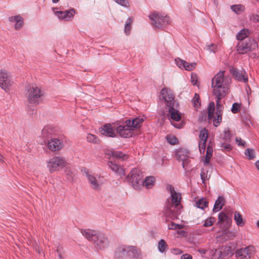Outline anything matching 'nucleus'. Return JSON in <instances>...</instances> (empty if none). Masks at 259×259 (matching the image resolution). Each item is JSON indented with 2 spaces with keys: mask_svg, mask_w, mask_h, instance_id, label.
<instances>
[{
  "mask_svg": "<svg viewBox=\"0 0 259 259\" xmlns=\"http://www.w3.org/2000/svg\"><path fill=\"white\" fill-rule=\"evenodd\" d=\"M257 47V42L254 38H247L244 40L238 42L236 50L239 54H244L255 50Z\"/></svg>",
  "mask_w": 259,
  "mask_h": 259,
  "instance_id": "nucleus-5",
  "label": "nucleus"
},
{
  "mask_svg": "<svg viewBox=\"0 0 259 259\" xmlns=\"http://www.w3.org/2000/svg\"><path fill=\"white\" fill-rule=\"evenodd\" d=\"M116 3L121 6L126 7L128 5V2L126 0H114Z\"/></svg>",
  "mask_w": 259,
  "mask_h": 259,
  "instance_id": "nucleus-57",
  "label": "nucleus"
},
{
  "mask_svg": "<svg viewBox=\"0 0 259 259\" xmlns=\"http://www.w3.org/2000/svg\"><path fill=\"white\" fill-rule=\"evenodd\" d=\"M115 128L113 124H106L101 127L100 132L104 136L113 138L116 136Z\"/></svg>",
  "mask_w": 259,
  "mask_h": 259,
  "instance_id": "nucleus-18",
  "label": "nucleus"
},
{
  "mask_svg": "<svg viewBox=\"0 0 259 259\" xmlns=\"http://www.w3.org/2000/svg\"><path fill=\"white\" fill-rule=\"evenodd\" d=\"M152 21V25L157 28H162L163 26L170 22V18L166 16H163L158 13L154 12L149 16Z\"/></svg>",
  "mask_w": 259,
  "mask_h": 259,
  "instance_id": "nucleus-8",
  "label": "nucleus"
},
{
  "mask_svg": "<svg viewBox=\"0 0 259 259\" xmlns=\"http://www.w3.org/2000/svg\"><path fill=\"white\" fill-rule=\"evenodd\" d=\"M130 245H121L119 246L115 251V259H126L128 256Z\"/></svg>",
  "mask_w": 259,
  "mask_h": 259,
  "instance_id": "nucleus-13",
  "label": "nucleus"
},
{
  "mask_svg": "<svg viewBox=\"0 0 259 259\" xmlns=\"http://www.w3.org/2000/svg\"><path fill=\"white\" fill-rule=\"evenodd\" d=\"M168 249V245L163 239H161L158 243V249L161 253H163Z\"/></svg>",
  "mask_w": 259,
  "mask_h": 259,
  "instance_id": "nucleus-37",
  "label": "nucleus"
},
{
  "mask_svg": "<svg viewBox=\"0 0 259 259\" xmlns=\"http://www.w3.org/2000/svg\"><path fill=\"white\" fill-rule=\"evenodd\" d=\"M133 20L132 18H128L126 21V24L124 26V32L127 34H129L131 29V24L133 23Z\"/></svg>",
  "mask_w": 259,
  "mask_h": 259,
  "instance_id": "nucleus-41",
  "label": "nucleus"
},
{
  "mask_svg": "<svg viewBox=\"0 0 259 259\" xmlns=\"http://www.w3.org/2000/svg\"><path fill=\"white\" fill-rule=\"evenodd\" d=\"M155 178L153 177H148L144 181L143 180L142 187L144 186L147 189L151 188L154 185Z\"/></svg>",
  "mask_w": 259,
  "mask_h": 259,
  "instance_id": "nucleus-31",
  "label": "nucleus"
},
{
  "mask_svg": "<svg viewBox=\"0 0 259 259\" xmlns=\"http://www.w3.org/2000/svg\"><path fill=\"white\" fill-rule=\"evenodd\" d=\"M26 96L29 103L33 105L38 104L41 98L44 96V92L35 84L29 85L26 87Z\"/></svg>",
  "mask_w": 259,
  "mask_h": 259,
  "instance_id": "nucleus-3",
  "label": "nucleus"
},
{
  "mask_svg": "<svg viewBox=\"0 0 259 259\" xmlns=\"http://www.w3.org/2000/svg\"><path fill=\"white\" fill-rule=\"evenodd\" d=\"M225 71L217 73L211 80V88L213 95L218 97H225L229 92V85L231 79L225 76Z\"/></svg>",
  "mask_w": 259,
  "mask_h": 259,
  "instance_id": "nucleus-1",
  "label": "nucleus"
},
{
  "mask_svg": "<svg viewBox=\"0 0 259 259\" xmlns=\"http://www.w3.org/2000/svg\"><path fill=\"white\" fill-rule=\"evenodd\" d=\"M255 165L257 169L259 170V160L256 162Z\"/></svg>",
  "mask_w": 259,
  "mask_h": 259,
  "instance_id": "nucleus-63",
  "label": "nucleus"
},
{
  "mask_svg": "<svg viewBox=\"0 0 259 259\" xmlns=\"http://www.w3.org/2000/svg\"><path fill=\"white\" fill-rule=\"evenodd\" d=\"M116 131L120 136L123 138H130L132 137L133 135V132L132 131V128H130L125 122H124V124L117 126L116 127Z\"/></svg>",
  "mask_w": 259,
  "mask_h": 259,
  "instance_id": "nucleus-19",
  "label": "nucleus"
},
{
  "mask_svg": "<svg viewBox=\"0 0 259 259\" xmlns=\"http://www.w3.org/2000/svg\"><path fill=\"white\" fill-rule=\"evenodd\" d=\"M109 167L115 172L118 174L120 176L124 175V170L122 167L117 164L115 161L110 160L108 162Z\"/></svg>",
  "mask_w": 259,
  "mask_h": 259,
  "instance_id": "nucleus-26",
  "label": "nucleus"
},
{
  "mask_svg": "<svg viewBox=\"0 0 259 259\" xmlns=\"http://www.w3.org/2000/svg\"><path fill=\"white\" fill-rule=\"evenodd\" d=\"M221 147L223 151H229L232 149L231 145L228 143H223Z\"/></svg>",
  "mask_w": 259,
  "mask_h": 259,
  "instance_id": "nucleus-52",
  "label": "nucleus"
},
{
  "mask_svg": "<svg viewBox=\"0 0 259 259\" xmlns=\"http://www.w3.org/2000/svg\"><path fill=\"white\" fill-rule=\"evenodd\" d=\"M200 177L202 180V183L205 184L206 180H208L209 179V176L207 177V171L205 172L203 170H202L200 174Z\"/></svg>",
  "mask_w": 259,
  "mask_h": 259,
  "instance_id": "nucleus-49",
  "label": "nucleus"
},
{
  "mask_svg": "<svg viewBox=\"0 0 259 259\" xmlns=\"http://www.w3.org/2000/svg\"><path fill=\"white\" fill-rule=\"evenodd\" d=\"M215 109V105L214 102H210L208 107V118L211 119L213 118L214 111Z\"/></svg>",
  "mask_w": 259,
  "mask_h": 259,
  "instance_id": "nucleus-38",
  "label": "nucleus"
},
{
  "mask_svg": "<svg viewBox=\"0 0 259 259\" xmlns=\"http://www.w3.org/2000/svg\"><path fill=\"white\" fill-rule=\"evenodd\" d=\"M231 9L237 14H241L244 10V7L241 5H236L231 6Z\"/></svg>",
  "mask_w": 259,
  "mask_h": 259,
  "instance_id": "nucleus-39",
  "label": "nucleus"
},
{
  "mask_svg": "<svg viewBox=\"0 0 259 259\" xmlns=\"http://www.w3.org/2000/svg\"><path fill=\"white\" fill-rule=\"evenodd\" d=\"M143 175L140 170L137 168L133 169L128 175L127 182L135 189H140L143 184Z\"/></svg>",
  "mask_w": 259,
  "mask_h": 259,
  "instance_id": "nucleus-4",
  "label": "nucleus"
},
{
  "mask_svg": "<svg viewBox=\"0 0 259 259\" xmlns=\"http://www.w3.org/2000/svg\"><path fill=\"white\" fill-rule=\"evenodd\" d=\"M181 259H192V257L189 254H185L181 256Z\"/></svg>",
  "mask_w": 259,
  "mask_h": 259,
  "instance_id": "nucleus-60",
  "label": "nucleus"
},
{
  "mask_svg": "<svg viewBox=\"0 0 259 259\" xmlns=\"http://www.w3.org/2000/svg\"><path fill=\"white\" fill-rule=\"evenodd\" d=\"M213 149L211 146H208L206 150V154L205 157V160L203 162L204 164H207L209 163L210 159L212 155Z\"/></svg>",
  "mask_w": 259,
  "mask_h": 259,
  "instance_id": "nucleus-35",
  "label": "nucleus"
},
{
  "mask_svg": "<svg viewBox=\"0 0 259 259\" xmlns=\"http://www.w3.org/2000/svg\"><path fill=\"white\" fill-rule=\"evenodd\" d=\"M252 19L254 22H259V15H253Z\"/></svg>",
  "mask_w": 259,
  "mask_h": 259,
  "instance_id": "nucleus-61",
  "label": "nucleus"
},
{
  "mask_svg": "<svg viewBox=\"0 0 259 259\" xmlns=\"http://www.w3.org/2000/svg\"><path fill=\"white\" fill-rule=\"evenodd\" d=\"M225 204V198L221 196H220L218 197V199L215 202L213 208V211L214 212H217L221 210L223 206Z\"/></svg>",
  "mask_w": 259,
  "mask_h": 259,
  "instance_id": "nucleus-28",
  "label": "nucleus"
},
{
  "mask_svg": "<svg viewBox=\"0 0 259 259\" xmlns=\"http://www.w3.org/2000/svg\"><path fill=\"white\" fill-rule=\"evenodd\" d=\"M222 119V111L221 110L217 111L215 115L213 118V124L214 126L217 127L221 122Z\"/></svg>",
  "mask_w": 259,
  "mask_h": 259,
  "instance_id": "nucleus-34",
  "label": "nucleus"
},
{
  "mask_svg": "<svg viewBox=\"0 0 259 259\" xmlns=\"http://www.w3.org/2000/svg\"><path fill=\"white\" fill-rule=\"evenodd\" d=\"M56 251L58 254L59 257L60 259H63L62 254L64 252L63 248L61 246H58L56 249Z\"/></svg>",
  "mask_w": 259,
  "mask_h": 259,
  "instance_id": "nucleus-55",
  "label": "nucleus"
},
{
  "mask_svg": "<svg viewBox=\"0 0 259 259\" xmlns=\"http://www.w3.org/2000/svg\"><path fill=\"white\" fill-rule=\"evenodd\" d=\"M206 49L209 52L215 53L218 51V47L215 44H210L206 46Z\"/></svg>",
  "mask_w": 259,
  "mask_h": 259,
  "instance_id": "nucleus-44",
  "label": "nucleus"
},
{
  "mask_svg": "<svg viewBox=\"0 0 259 259\" xmlns=\"http://www.w3.org/2000/svg\"><path fill=\"white\" fill-rule=\"evenodd\" d=\"M85 176L90 187L94 191H100L104 184V178L90 171L85 172Z\"/></svg>",
  "mask_w": 259,
  "mask_h": 259,
  "instance_id": "nucleus-6",
  "label": "nucleus"
},
{
  "mask_svg": "<svg viewBox=\"0 0 259 259\" xmlns=\"http://www.w3.org/2000/svg\"><path fill=\"white\" fill-rule=\"evenodd\" d=\"M196 66V63H189L187 62V64H185L184 68H185L186 70L191 71L194 69Z\"/></svg>",
  "mask_w": 259,
  "mask_h": 259,
  "instance_id": "nucleus-48",
  "label": "nucleus"
},
{
  "mask_svg": "<svg viewBox=\"0 0 259 259\" xmlns=\"http://www.w3.org/2000/svg\"><path fill=\"white\" fill-rule=\"evenodd\" d=\"M9 21L10 22H15V28L16 29H20L23 24V19L22 17L19 15L9 17Z\"/></svg>",
  "mask_w": 259,
  "mask_h": 259,
  "instance_id": "nucleus-27",
  "label": "nucleus"
},
{
  "mask_svg": "<svg viewBox=\"0 0 259 259\" xmlns=\"http://www.w3.org/2000/svg\"><path fill=\"white\" fill-rule=\"evenodd\" d=\"M215 99H217L216 105H217V111H219V110H221V111H222V107L221 104V100L222 99H223V98H224L225 97H220L215 96Z\"/></svg>",
  "mask_w": 259,
  "mask_h": 259,
  "instance_id": "nucleus-50",
  "label": "nucleus"
},
{
  "mask_svg": "<svg viewBox=\"0 0 259 259\" xmlns=\"http://www.w3.org/2000/svg\"><path fill=\"white\" fill-rule=\"evenodd\" d=\"M166 189L170 193L171 203H169L167 205L165 214L166 217L174 220L179 214L178 207L180 204L181 196L180 193L176 192L174 188L170 185L166 186Z\"/></svg>",
  "mask_w": 259,
  "mask_h": 259,
  "instance_id": "nucleus-2",
  "label": "nucleus"
},
{
  "mask_svg": "<svg viewBox=\"0 0 259 259\" xmlns=\"http://www.w3.org/2000/svg\"><path fill=\"white\" fill-rule=\"evenodd\" d=\"M112 154L113 157L116 158H121L122 160H125L127 158V156L126 154H123L119 151H113Z\"/></svg>",
  "mask_w": 259,
  "mask_h": 259,
  "instance_id": "nucleus-42",
  "label": "nucleus"
},
{
  "mask_svg": "<svg viewBox=\"0 0 259 259\" xmlns=\"http://www.w3.org/2000/svg\"><path fill=\"white\" fill-rule=\"evenodd\" d=\"M250 34V31L247 29H243L241 30L236 35V38L237 40L240 41L244 40L247 39L248 36Z\"/></svg>",
  "mask_w": 259,
  "mask_h": 259,
  "instance_id": "nucleus-29",
  "label": "nucleus"
},
{
  "mask_svg": "<svg viewBox=\"0 0 259 259\" xmlns=\"http://www.w3.org/2000/svg\"><path fill=\"white\" fill-rule=\"evenodd\" d=\"M167 142L170 144L175 145L178 143V140L177 138L172 135H168L166 137Z\"/></svg>",
  "mask_w": 259,
  "mask_h": 259,
  "instance_id": "nucleus-46",
  "label": "nucleus"
},
{
  "mask_svg": "<svg viewBox=\"0 0 259 259\" xmlns=\"http://www.w3.org/2000/svg\"><path fill=\"white\" fill-rule=\"evenodd\" d=\"M88 142L94 144H98L99 142V139L95 135L88 134L87 137Z\"/></svg>",
  "mask_w": 259,
  "mask_h": 259,
  "instance_id": "nucleus-40",
  "label": "nucleus"
},
{
  "mask_svg": "<svg viewBox=\"0 0 259 259\" xmlns=\"http://www.w3.org/2000/svg\"><path fill=\"white\" fill-rule=\"evenodd\" d=\"M255 251L253 246L242 248L238 249L236 252V256L237 259H249Z\"/></svg>",
  "mask_w": 259,
  "mask_h": 259,
  "instance_id": "nucleus-11",
  "label": "nucleus"
},
{
  "mask_svg": "<svg viewBox=\"0 0 259 259\" xmlns=\"http://www.w3.org/2000/svg\"><path fill=\"white\" fill-rule=\"evenodd\" d=\"M234 220L238 226L242 227L245 224V221L243 219L241 214L237 211L234 213Z\"/></svg>",
  "mask_w": 259,
  "mask_h": 259,
  "instance_id": "nucleus-33",
  "label": "nucleus"
},
{
  "mask_svg": "<svg viewBox=\"0 0 259 259\" xmlns=\"http://www.w3.org/2000/svg\"><path fill=\"white\" fill-rule=\"evenodd\" d=\"M128 257L130 259H142V254L140 249L136 246L130 245Z\"/></svg>",
  "mask_w": 259,
  "mask_h": 259,
  "instance_id": "nucleus-25",
  "label": "nucleus"
},
{
  "mask_svg": "<svg viewBox=\"0 0 259 259\" xmlns=\"http://www.w3.org/2000/svg\"><path fill=\"white\" fill-rule=\"evenodd\" d=\"M192 102L194 105V106L196 108H198L200 105L199 96L197 94H195Z\"/></svg>",
  "mask_w": 259,
  "mask_h": 259,
  "instance_id": "nucleus-47",
  "label": "nucleus"
},
{
  "mask_svg": "<svg viewBox=\"0 0 259 259\" xmlns=\"http://www.w3.org/2000/svg\"><path fill=\"white\" fill-rule=\"evenodd\" d=\"M208 138V132L203 128L200 132L199 136V149L201 153H204L205 150L206 142Z\"/></svg>",
  "mask_w": 259,
  "mask_h": 259,
  "instance_id": "nucleus-17",
  "label": "nucleus"
},
{
  "mask_svg": "<svg viewBox=\"0 0 259 259\" xmlns=\"http://www.w3.org/2000/svg\"><path fill=\"white\" fill-rule=\"evenodd\" d=\"M162 99L165 101L166 106H170L176 103L174 100V95L171 90L168 88L163 89L160 92Z\"/></svg>",
  "mask_w": 259,
  "mask_h": 259,
  "instance_id": "nucleus-12",
  "label": "nucleus"
},
{
  "mask_svg": "<svg viewBox=\"0 0 259 259\" xmlns=\"http://www.w3.org/2000/svg\"><path fill=\"white\" fill-rule=\"evenodd\" d=\"M176 62L177 65L181 68H184L185 64H187L186 61L179 58L176 59Z\"/></svg>",
  "mask_w": 259,
  "mask_h": 259,
  "instance_id": "nucleus-51",
  "label": "nucleus"
},
{
  "mask_svg": "<svg viewBox=\"0 0 259 259\" xmlns=\"http://www.w3.org/2000/svg\"><path fill=\"white\" fill-rule=\"evenodd\" d=\"M240 108V105L237 103H235L233 104L231 110L233 113H236L239 112Z\"/></svg>",
  "mask_w": 259,
  "mask_h": 259,
  "instance_id": "nucleus-53",
  "label": "nucleus"
},
{
  "mask_svg": "<svg viewBox=\"0 0 259 259\" xmlns=\"http://www.w3.org/2000/svg\"><path fill=\"white\" fill-rule=\"evenodd\" d=\"M168 228L170 230H175L177 229H181L182 227L180 225L176 224L174 223H171L169 225H168Z\"/></svg>",
  "mask_w": 259,
  "mask_h": 259,
  "instance_id": "nucleus-54",
  "label": "nucleus"
},
{
  "mask_svg": "<svg viewBox=\"0 0 259 259\" xmlns=\"http://www.w3.org/2000/svg\"><path fill=\"white\" fill-rule=\"evenodd\" d=\"M228 233H230L231 234V237H234L235 236V234L234 233L228 232Z\"/></svg>",
  "mask_w": 259,
  "mask_h": 259,
  "instance_id": "nucleus-64",
  "label": "nucleus"
},
{
  "mask_svg": "<svg viewBox=\"0 0 259 259\" xmlns=\"http://www.w3.org/2000/svg\"><path fill=\"white\" fill-rule=\"evenodd\" d=\"M215 219L213 217L207 218L203 224V226L205 227L211 226L215 222Z\"/></svg>",
  "mask_w": 259,
  "mask_h": 259,
  "instance_id": "nucleus-45",
  "label": "nucleus"
},
{
  "mask_svg": "<svg viewBox=\"0 0 259 259\" xmlns=\"http://www.w3.org/2000/svg\"><path fill=\"white\" fill-rule=\"evenodd\" d=\"M168 109V116L172 120L178 121L181 119V113L176 108L177 104L175 103L173 105L166 106Z\"/></svg>",
  "mask_w": 259,
  "mask_h": 259,
  "instance_id": "nucleus-20",
  "label": "nucleus"
},
{
  "mask_svg": "<svg viewBox=\"0 0 259 259\" xmlns=\"http://www.w3.org/2000/svg\"><path fill=\"white\" fill-rule=\"evenodd\" d=\"M97 237L93 242L95 248L98 250H102L106 248L108 245L107 238L99 233Z\"/></svg>",
  "mask_w": 259,
  "mask_h": 259,
  "instance_id": "nucleus-15",
  "label": "nucleus"
},
{
  "mask_svg": "<svg viewBox=\"0 0 259 259\" xmlns=\"http://www.w3.org/2000/svg\"><path fill=\"white\" fill-rule=\"evenodd\" d=\"M54 132L53 128L50 126H46L41 131L42 137L44 138H49Z\"/></svg>",
  "mask_w": 259,
  "mask_h": 259,
  "instance_id": "nucleus-32",
  "label": "nucleus"
},
{
  "mask_svg": "<svg viewBox=\"0 0 259 259\" xmlns=\"http://www.w3.org/2000/svg\"><path fill=\"white\" fill-rule=\"evenodd\" d=\"M81 233L89 241L93 242L99 234L97 231L91 229H82Z\"/></svg>",
  "mask_w": 259,
  "mask_h": 259,
  "instance_id": "nucleus-23",
  "label": "nucleus"
},
{
  "mask_svg": "<svg viewBox=\"0 0 259 259\" xmlns=\"http://www.w3.org/2000/svg\"><path fill=\"white\" fill-rule=\"evenodd\" d=\"M232 254L231 247L229 246H226L223 247L220 251L215 250L212 255V259H222L231 256Z\"/></svg>",
  "mask_w": 259,
  "mask_h": 259,
  "instance_id": "nucleus-14",
  "label": "nucleus"
},
{
  "mask_svg": "<svg viewBox=\"0 0 259 259\" xmlns=\"http://www.w3.org/2000/svg\"><path fill=\"white\" fill-rule=\"evenodd\" d=\"M171 252L175 254H180L182 253L183 251L178 248H174L171 250Z\"/></svg>",
  "mask_w": 259,
  "mask_h": 259,
  "instance_id": "nucleus-59",
  "label": "nucleus"
},
{
  "mask_svg": "<svg viewBox=\"0 0 259 259\" xmlns=\"http://www.w3.org/2000/svg\"><path fill=\"white\" fill-rule=\"evenodd\" d=\"M198 251L201 254H204L206 252V250L205 249H200L198 250Z\"/></svg>",
  "mask_w": 259,
  "mask_h": 259,
  "instance_id": "nucleus-62",
  "label": "nucleus"
},
{
  "mask_svg": "<svg viewBox=\"0 0 259 259\" xmlns=\"http://www.w3.org/2000/svg\"><path fill=\"white\" fill-rule=\"evenodd\" d=\"M66 161L64 158L54 156L47 161V166L50 173L57 171L66 165Z\"/></svg>",
  "mask_w": 259,
  "mask_h": 259,
  "instance_id": "nucleus-7",
  "label": "nucleus"
},
{
  "mask_svg": "<svg viewBox=\"0 0 259 259\" xmlns=\"http://www.w3.org/2000/svg\"><path fill=\"white\" fill-rule=\"evenodd\" d=\"M144 119L142 118L137 117L132 120H126L125 123L127 124L130 128H132V131L133 132L135 128L139 127L141 125Z\"/></svg>",
  "mask_w": 259,
  "mask_h": 259,
  "instance_id": "nucleus-24",
  "label": "nucleus"
},
{
  "mask_svg": "<svg viewBox=\"0 0 259 259\" xmlns=\"http://www.w3.org/2000/svg\"><path fill=\"white\" fill-rule=\"evenodd\" d=\"M54 13L59 19L68 21L74 16L75 11L74 9H71L65 11H56Z\"/></svg>",
  "mask_w": 259,
  "mask_h": 259,
  "instance_id": "nucleus-22",
  "label": "nucleus"
},
{
  "mask_svg": "<svg viewBox=\"0 0 259 259\" xmlns=\"http://www.w3.org/2000/svg\"><path fill=\"white\" fill-rule=\"evenodd\" d=\"M13 83L10 73L5 69L0 70L1 88L6 92H8Z\"/></svg>",
  "mask_w": 259,
  "mask_h": 259,
  "instance_id": "nucleus-10",
  "label": "nucleus"
},
{
  "mask_svg": "<svg viewBox=\"0 0 259 259\" xmlns=\"http://www.w3.org/2000/svg\"><path fill=\"white\" fill-rule=\"evenodd\" d=\"M191 82L193 85H196L198 80V76L195 73H192L191 74Z\"/></svg>",
  "mask_w": 259,
  "mask_h": 259,
  "instance_id": "nucleus-56",
  "label": "nucleus"
},
{
  "mask_svg": "<svg viewBox=\"0 0 259 259\" xmlns=\"http://www.w3.org/2000/svg\"><path fill=\"white\" fill-rule=\"evenodd\" d=\"M231 224V219L223 212L220 213L218 225L220 228L227 229L230 227Z\"/></svg>",
  "mask_w": 259,
  "mask_h": 259,
  "instance_id": "nucleus-16",
  "label": "nucleus"
},
{
  "mask_svg": "<svg viewBox=\"0 0 259 259\" xmlns=\"http://www.w3.org/2000/svg\"><path fill=\"white\" fill-rule=\"evenodd\" d=\"M231 72L237 80H243L244 82L247 81V78L245 77L244 74L242 72H240L237 69H232Z\"/></svg>",
  "mask_w": 259,
  "mask_h": 259,
  "instance_id": "nucleus-30",
  "label": "nucleus"
},
{
  "mask_svg": "<svg viewBox=\"0 0 259 259\" xmlns=\"http://www.w3.org/2000/svg\"><path fill=\"white\" fill-rule=\"evenodd\" d=\"M196 206L202 209L208 207V202L205 198H202L196 201Z\"/></svg>",
  "mask_w": 259,
  "mask_h": 259,
  "instance_id": "nucleus-36",
  "label": "nucleus"
},
{
  "mask_svg": "<svg viewBox=\"0 0 259 259\" xmlns=\"http://www.w3.org/2000/svg\"><path fill=\"white\" fill-rule=\"evenodd\" d=\"M176 156L177 159L182 162L183 167L187 169L190 167L191 162L189 156V152L186 149L181 148L176 151Z\"/></svg>",
  "mask_w": 259,
  "mask_h": 259,
  "instance_id": "nucleus-9",
  "label": "nucleus"
},
{
  "mask_svg": "<svg viewBox=\"0 0 259 259\" xmlns=\"http://www.w3.org/2000/svg\"><path fill=\"white\" fill-rule=\"evenodd\" d=\"M245 155L249 159H253L255 158L254 151L252 149L248 148L246 149L245 152Z\"/></svg>",
  "mask_w": 259,
  "mask_h": 259,
  "instance_id": "nucleus-43",
  "label": "nucleus"
},
{
  "mask_svg": "<svg viewBox=\"0 0 259 259\" xmlns=\"http://www.w3.org/2000/svg\"><path fill=\"white\" fill-rule=\"evenodd\" d=\"M63 146L62 141L57 138L52 139L48 142V147L52 151H59Z\"/></svg>",
  "mask_w": 259,
  "mask_h": 259,
  "instance_id": "nucleus-21",
  "label": "nucleus"
},
{
  "mask_svg": "<svg viewBox=\"0 0 259 259\" xmlns=\"http://www.w3.org/2000/svg\"><path fill=\"white\" fill-rule=\"evenodd\" d=\"M236 142L239 146H244L245 142L243 141L240 138H237L236 139Z\"/></svg>",
  "mask_w": 259,
  "mask_h": 259,
  "instance_id": "nucleus-58",
  "label": "nucleus"
}]
</instances>
